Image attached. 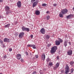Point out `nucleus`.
Returning a JSON list of instances; mask_svg holds the SVG:
<instances>
[{
    "instance_id": "obj_18",
    "label": "nucleus",
    "mask_w": 74,
    "mask_h": 74,
    "mask_svg": "<svg viewBox=\"0 0 74 74\" xmlns=\"http://www.w3.org/2000/svg\"><path fill=\"white\" fill-rule=\"evenodd\" d=\"M58 39L59 40V41H60V43L63 42V40H62V39H61L60 38H58Z\"/></svg>"
},
{
    "instance_id": "obj_34",
    "label": "nucleus",
    "mask_w": 74,
    "mask_h": 74,
    "mask_svg": "<svg viewBox=\"0 0 74 74\" xmlns=\"http://www.w3.org/2000/svg\"><path fill=\"white\" fill-rule=\"evenodd\" d=\"M47 62H49V61L50 60L49 59L47 58Z\"/></svg>"
},
{
    "instance_id": "obj_33",
    "label": "nucleus",
    "mask_w": 74,
    "mask_h": 74,
    "mask_svg": "<svg viewBox=\"0 0 74 74\" xmlns=\"http://www.w3.org/2000/svg\"><path fill=\"white\" fill-rule=\"evenodd\" d=\"M57 67L56 66H54L53 67V69L54 70H56V69H57Z\"/></svg>"
},
{
    "instance_id": "obj_16",
    "label": "nucleus",
    "mask_w": 74,
    "mask_h": 74,
    "mask_svg": "<svg viewBox=\"0 0 74 74\" xmlns=\"http://www.w3.org/2000/svg\"><path fill=\"white\" fill-rule=\"evenodd\" d=\"M45 37L46 39L49 40V38H50V36L49 35H46Z\"/></svg>"
},
{
    "instance_id": "obj_25",
    "label": "nucleus",
    "mask_w": 74,
    "mask_h": 74,
    "mask_svg": "<svg viewBox=\"0 0 74 74\" xmlns=\"http://www.w3.org/2000/svg\"><path fill=\"white\" fill-rule=\"evenodd\" d=\"M47 5V4L46 3H43L42 4V6H43V7H46Z\"/></svg>"
},
{
    "instance_id": "obj_29",
    "label": "nucleus",
    "mask_w": 74,
    "mask_h": 74,
    "mask_svg": "<svg viewBox=\"0 0 74 74\" xmlns=\"http://www.w3.org/2000/svg\"><path fill=\"white\" fill-rule=\"evenodd\" d=\"M49 18H50V16H47V20H49Z\"/></svg>"
},
{
    "instance_id": "obj_22",
    "label": "nucleus",
    "mask_w": 74,
    "mask_h": 74,
    "mask_svg": "<svg viewBox=\"0 0 74 74\" xmlns=\"http://www.w3.org/2000/svg\"><path fill=\"white\" fill-rule=\"evenodd\" d=\"M49 66H50V67H52V65H53V63L52 62H49Z\"/></svg>"
},
{
    "instance_id": "obj_44",
    "label": "nucleus",
    "mask_w": 74,
    "mask_h": 74,
    "mask_svg": "<svg viewBox=\"0 0 74 74\" xmlns=\"http://www.w3.org/2000/svg\"><path fill=\"white\" fill-rule=\"evenodd\" d=\"M38 57V55H37L36 56V58H37Z\"/></svg>"
},
{
    "instance_id": "obj_52",
    "label": "nucleus",
    "mask_w": 74,
    "mask_h": 74,
    "mask_svg": "<svg viewBox=\"0 0 74 74\" xmlns=\"http://www.w3.org/2000/svg\"><path fill=\"white\" fill-rule=\"evenodd\" d=\"M1 18V16L0 15V19Z\"/></svg>"
},
{
    "instance_id": "obj_13",
    "label": "nucleus",
    "mask_w": 74,
    "mask_h": 74,
    "mask_svg": "<svg viewBox=\"0 0 74 74\" xmlns=\"http://www.w3.org/2000/svg\"><path fill=\"white\" fill-rule=\"evenodd\" d=\"M55 44L56 45H59L60 44V42L59 41L56 40L55 41Z\"/></svg>"
},
{
    "instance_id": "obj_38",
    "label": "nucleus",
    "mask_w": 74,
    "mask_h": 74,
    "mask_svg": "<svg viewBox=\"0 0 74 74\" xmlns=\"http://www.w3.org/2000/svg\"><path fill=\"white\" fill-rule=\"evenodd\" d=\"M57 5V4H56V3H54L53 4V6L54 7H56Z\"/></svg>"
},
{
    "instance_id": "obj_21",
    "label": "nucleus",
    "mask_w": 74,
    "mask_h": 74,
    "mask_svg": "<svg viewBox=\"0 0 74 74\" xmlns=\"http://www.w3.org/2000/svg\"><path fill=\"white\" fill-rule=\"evenodd\" d=\"M69 63H70V64L71 65V66H73V64H74V62L73 61H71Z\"/></svg>"
},
{
    "instance_id": "obj_36",
    "label": "nucleus",
    "mask_w": 74,
    "mask_h": 74,
    "mask_svg": "<svg viewBox=\"0 0 74 74\" xmlns=\"http://www.w3.org/2000/svg\"><path fill=\"white\" fill-rule=\"evenodd\" d=\"M37 74V72L35 71L32 73V74Z\"/></svg>"
},
{
    "instance_id": "obj_15",
    "label": "nucleus",
    "mask_w": 74,
    "mask_h": 74,
    "mask_svg": "<svg viewBox=\"0 0 74 74\" xmlns=\"http://www.w3.org/2000/svg\"><path fill=\"white\" fill-rule=\"evenodd\" d=\"M10 23H9L7 25H5L4 27L5 28H9L10 26Z\"/></svg>"
},
{
    "instance_id": "obj_14",
    "label": "nucleus",
    "mask_w": 74,
    "mask_h": 74,
    "mask_svg": "<svg viewBox=\"0 0 74 74\" xmlns=\"http://www.w3.org/2000/svg\"><path fill=\"white\" fill-rule=\"evenodd\" d=\"M40 12H39L38 10H36L35 12V14L37 15H40Z\"/></svg>"
},
{
    "instance_id": "obj_23",
    "label": "nucleus",
    "mask_w": 74,
    "mask_h": 74,
    "mask_svg": "<svg viewBox=\"0 0 74 74\" xmlns=\"http://www.w3.org/2000/svg\"><path fill=\"white\" fill-rule=\"evenodd\" d=\"M32 47L33 49H36V47L35 45H32Z\"/></svg>"
},
{
    "instance_id": "obj_11",
    "label": "nucleus",
    "mask_w": 74,
    "mask_h": 74,
    "mask_svg": "<svg viewBox=\"0 0 74 74\" xmlns=\"http://www.w3.org/2000/svg\"><path fill=\"white\" fill-rule=\"evenodd\" d=\"M16 57L17 59L18 60H20V59H21L22 58L21 57V55L20 54H17L16 55Z\"/></svg>"
},
{
    "instance_id": "obj_31",
    "label": "nucleus",
    "mask_w": 74,
    "mask_h": 74,
    "mask_svg": "<svg viewBox=\"0 0 74 74\" xmlns=\"http://www.w3.org/2000/svg\"><path fill=\"white\" fill-rule=\"evenodd\" d=\"M32 47V45H27L28 47Z\"/></svg>"
},
{
    "instance_id": "obj_1",
    "label": "nucleus",
    "mask_w": 74,
    "mask_h": 74,
    "mask_svg": "<svg viewBox=\"0 0 74 74\" xmlns=\"http://www.w3.org/2000/svg\"><path fill=\"white\" fill-rule=\"evenodd\" d=\"M57 49H58V47L57 46H54L51 48L50 52L51 53H55V52H56V50H57Z\"/></svg>"
},
{
    "instance_id": "obj_43",
    "label": "nucleus",
    "mask_w": 74,
    "mask_h": 74,
    "mask_svg": "<svg viewBox=\"0 0 74 74\" xmlns=\"http://www.w3.org/2000/svg\"><path fill=\"white\" fill-rule=\"evenodd\" d=\"M30 36L31 38H33V35H32Z\"/></svg>"
},
{
    "instance_id": "obj_27",
    "label": "nucleus",
    "mask_w": 74,
    "mask_h": 74,
    "mask_svg": "<svg viewBox=\"0 0 74 74\" xmlns=\"http://www.w3.org/2000/svg\"><path fill=\"white\" fill-rule=\"evenodd\" d=\"M73 71H74V69L72 68L71 69V73H73Z\"/></svg>"
},
{
    "instance_id": "obj_17",
    "label": "nucleus",
    "mask_w": 74,
    "mask_h": 74,
    "mask_svg": "<svg viewBox=\"0 0 74 74\" xmlns=\"http://www.w3.org/2000/svg\"><path fill=\"white\" fill-rule=\"evenodd\" d=\"M63 14H62V12H60L59 14V16L61 18H63Z\"/></svg>"
},
{
    "instance_id": "obj_4",
    "label": "nucleus",
    "mask_w": 74,
    "mask_h": 74,
    "mask_svg": "<svg viewBox=\"0 0 74 74\" xmlns=\"http://www.w3.org/2000/svg\"><path fill=\"white\" fill-rule=\"evenodd\" d=\"M67 12H68V10L66 9H63L61 10V13L63 15L66 14Z\"/></svg>"
},
{
    "instance_id": "obj_51",
    "label": "nucleus",
    "mask_w": 74,
    "mask_h": 74,
    "mask_svg": "<svg viewBox=\"0 0 74 74\" xmlns=\"http://www.w3.org/2000/svg\"><path fill=\"white\" fill-rule=\"evenodd\" d=\"M73 10H74V7L73 8Z\"/></svg>"
},
{
    "instance_id": "obj_49",
    "label": "nucleus",
    "mask_w": 74,
    "mask_h": 74,
    "mask_svg": "<svg viewBox=\"0 0 74 74\" xmlns=\"http://www.w3.org/2000/svg\"><path fill=\"white\" fill-rule=\"evenodd\" d=\"M34 59H35V58H34L32 59V60H34Z\"/></svg>"
},
{
    "instance_id": "obj_3",
    "label": "nucleus",
    "mask_w": 74,
    "mask_h": 74,
    "mask_svg": "<svg viewBox=\"0 0 74 74\" xmlns=\"http://www.w3.org/2000/svg\"><path fill=\"white\" fill-rule=\"evenodd\" d=\"M65 73H69V66L68 65H66L65 66Z\"/></svg>"
},
{
    "instance_id": "obj_45",
    "label": "nucleus",
    "mask_w": 74,
    "mask_h": 74,
    "mask_svg": "<svg viewBox=\"0 0 74 74\" xmlns=\"http://www.w3.org/2000/svg\"><path fill=\"white\" fill-rule=\"evenodd\" d=\"M3 0H0V3L3 2Z\"/></svg>"
},
{
    "instance_id": "obj_6",
    "label": "nucleus",
    "mask_w": 74,
    "mask_h": 74,
    "mask_svg": "<svg viewBox=\"0 0 74 74\" xmlns=\"http://www.w3.org/2000/svg\"><path fill=\"white\" fill-rule=\"evenodd\" d=\"M17 5L18 8H21L22 6L21 2L20 1H18V2L17 3Z\"/></svg>"
},
{
    "instance_id": "obj_12",
    "label": "nucleus",
    "mask_w": 74,
    "mask_h": 74,
    "mask_svg": "<svg viewBox=\"0 0 74 74\" xmlns=\"http://www.w3.org/2000/svg\"><path fill=\"white\" fill-rule=\"evenodd\" d=\"M41 59L42 60H45V55L44 53H43L42 55Z\"/></svg>"
},
{
    "instance_id": "obj_10",
    "label": "nucleus",
    "mask_w": 74,
    "mask_h": 74,
    "mask_svg": "<svg viewBox=\"0 0 74 74\" xmlns=\"http://www.w3.org/2000/svg\"><path fill=\"white\" fill-rule=\"evenodd\" d=\"M10 39L7 38H5L3 40V41L5 42H10Z\"/></svg>"
},
{
    "instance_id": "obj_35",
    "label": "nucleus",
    "mask_w": 74,
    "mask_h": 74,
    "mask_svg": "<svg viewBox=\"0 0 74 74\" xmlns=\"http://www.w3.org/2000/svg\"><path fill=\"white\" fill-rule=\"evenodd\" d=\"M36 1V0H31V3H33L34 2Z\"/></svg>"
},
{
    "instance_id": "obj_9",
    "label": "nucleus",
    "mask_w": 74,
    "mask_h": 74,
    "mask_svg": "<svg viewBox=\"0 0 74 74\" xmlns=\"http://www.w3.org/2000/svg\"><path fill=\"white\" fill-rule=\"evenodd\" d=\"M40 32L42 34H44L45 33V29L44 28H42L40 30Z\"/></svg>"
},
{
    "instance_id": "obj_30",
    "label": "nucleus",
    "mask_w": 74,
    "mask_h": 74,
    "mask_svg": "<svg viewBox=\"0 0 74 74\" xmlns=\"http://www.w3.org/2000/svg\"><path fill=\"white\" fill-rule=\"evenodd\" d=\"M9 52H11V51H12V48H9Z\"/></svg>"
},
{
    "instance_id": "obj_32",
    "label": "nucleus",
    "mask_w": 74,
    "mask_h": 74,
    "mask_svg": "<svg viewBox=\"0 0 74 74\" xmlns=\"http://www.w3.org/2000/svg\"><path fill=\"white\" fill-rule=\"evenodd\" d=\"M1 45H3V47H4V42H2L1 43Z\"/></svg>"
},
{
    "instance_id": "obj_55",
    "label": "nucleus",
    "mask_w": 74,
    "mask_h": 74,
    "mask_svg": "<svg viewBox=\"0 0 74 74\" xmlns=\"http://www.w3.org/2000/svg\"><path fill=\"white\" fill-rule=\"evenodd\" d=\"M53 54H51V55H52Z\"/></svg>"
},
{
    "instance_id": "obj_8",
    "label": "nucleus",
    "mask_w": 74,
    "mask_h": 74,
    "mask_svg": "<svg viewBox=\"0 0 74 74\" xmlns=\"http://www.w3.org/2000/svg\"><path fill=\"white\" fill-rule=\"evenodd\" d=\"M23 35H24V32H22L20 33L19 35V37L20 38H22L23 37Z\"/></svg>"
},
{
    "instance_id": "obj_42",
    "label": "nucleus",
    "mask_w": 74,
    "mask_h": 74,
    "mask_svg": "<svg viewBox=\"0 0 74 74\" xmlns=\"http://www.w3.org/2000/svg\"><path fill=\"white\" fill-rule=\"evenodd\" d=\"M4 58H7V55H5L4 56Z\"/></svg>"
},
{
    "instance_id": "obj_19",
    "label": "nucleus",
    "mask_w": 74,
    "mask_h": 74,
    "mask_svg": "<svg viewBox=\"0 0 74 74\" xmlns=\"http://www.w3.org/2000/svg\"><path fill=\"white\" fill-rule=\"evenodd\" d=\"M59 64H60L59 63L57 62V64H56V66L58 68V67L59 66Z\"/></svg>"
},
{
    "instance_id": "obj_20",
    "label": "nucleus",
    "mask_w": 74,
    "mask_h": 74,
    "mask_svg": "<svg viewBox=\"0 0 74 74\" xmlns=\"http://www.w3.org/2000/svg\"><path fill=\"white\" fill-rule=\"evenodd\" d=\"M25 29H26V27L23 26L22 27L21 29H22L23 31H25Z\"/></svg>"
},
{
    "instance_id": "obj_48",
    "label": "nucleus",
    "mask_w": 74,
    "mask_h": 74,
    "mask_svg": "<svg viewBox=\"0 0 74 74\" xmlns=\"http://www.w3.org/2000/svg\"><path fill=\"white\" fill-rule=\"evenodd\" d=\"M69 45H71V42H69Z\"/></svg>"
},
{
    "instance_id": "obj_5",
    "label": "nucleus",
    "mask_w": 74,
    "mask_h": 74,
    "mask_svg": "<svg viewBox=\"0 0 74 74\" xmlns=\"http://www.w3.org/2000/svg\"><path fill=\"white\" fill-rule=\"evenodd\" d=\"M38 1L36 0V1L33 3L32 4V7L34 8L38 4Z\"/></svg>"
},
{
    "instance_id": "obj_37",
    "label": "nucleus",
    "mask_w": 74,
    "mask_h": 74,
    "mask_svg": "<svg viewBox=\"0 0 74 74\" xmlns=\"http://www.w3.org/2000/svg\"><path fill=\"white\" fill-rule=\"evenodd\" d=\"M25 53H26V55L27 56L29 55V53H27V52L26 51L25 52Z\"/></svg>"
},
{
    "instance_id": "obj_47",
    "label": "nucleus",
    "mask_w": 74,
    "mask_h": 74,
    "mask_svg": "<svg viewBox=\"0 0 74 74\" xmlns=\"http://www.w3.org/2000/svg\"><path fill=\"white\" fill-rule=\"evenodd\" d=\"M3 42V40H1V42H0V43H1L2 42Z\"/></svg>"
},
{
    "instance_id": "obj_46",
    "label": "nucleus",
    "mask_w": 74,
    "mask_h": 74,
    "mask_svg": "<svg viewBox=\"0 0 74 74\" xmlns=\"http://www.w3.org/2000/svg\"><path fill=\"white\" fill-rule=\"evenodd\" d=\"M50 46H51V45H50L48 44V45H47V46H48V47H50Z\"/></svg>"
},
{
    "instance_id": "obj_7",
    "label": "nucleus",
    "mask_w": 74,
    "mask_h": 74,
    "mask_svg": "<svg viewBox=\"0 0 74 74\" xmlns=\"http://www.w3.org/2000/svg\"><path fill=\"white\" fill-rule=\"evenodd\" d=\"M67 53L68 55L71 56L73 54V51L71 50H69L67 51Z\"/></svg>"
},
{
    "instance_id": "obj_40",
    "label": "nucleus",
    "mask_w": 74,
    "mask_h": 74,
    "mask_svg": "<svg viewBox=\"0 0 74 74\" xmlns=\"http://www.w3.org/2000/svg\"><path fill=\"white\" fill-rule=\"evenodd\" d=\"M70 16V15H69L67 17V19H69V17Z\"/></svg>"
},
{
    "instance_id": "obj_53",
    "label": "nucleus",
    "mask_w": 74,
    "mask_h": 74,
    "mask_svg": "<svg viewBox=\"0 0 74 74\" xmlns=\"http://www.w3.org/2000/svg\"><path fill=\"white\" fill-rule=\"evenodd\" d=\"M0 74H3L2 73H0Z\"/></svg>"
},
{
    "instance_id": "obj_54",
    "label": "nucleus",
    "mask_w": 74,
    "mask_h": 74,
    "mask_svg": "<svg viewBox=\"0 0 74 74\" xmlns=\"http://www.w3.org/2000/svg\"><path fill=\"white\" fill-rule=\"evenodd\" d=\"M47 13H48V12H47Z\"/></svg>"
},
{
    "instance_id": "obj_50",
    "label": "nucleus",
    "mask_w": 74,
    "mask_h": 74,
    "mask_svg": "<svg viewBox=\"0 0 74 74\" xmlns=\"http://www.w3.org/2000/svg\"><path fill=\"white\" fill-rule=\"evenodd\" d=\"M30 55H31V56H32V53H30Z\"/></svg>"
},
{
    "instance_id": "obj_41",
    "label": "nucleus",
    "mask_w": 74,
    "mask_h": 74,
    "mask_svg": "<svg viewBox=\"0 0 74 74\" xmlns=\"http://www.w3.org/2000/svg\"><path fill=\"white\" fill-rule=\"evenodd\" d=\"M56 59L57 60H59V57L58 56L56 58Z\"/></svg>"
},
{
    "instance_id": "obj_26",
    "label": "nucleus",
    "mask_w": 74,
    "mask_h": 74,
    "mask_svg": "<svg viewBox=\"0 0 74 74\" xmlns=\"http://www.w3.org/2000/svg\"><path fill=\"white\" fill-rule=\"evenodd\" d=\"M64 45L65 47H66V46L67 45V43H65V42H64Z\"/></svg>"
},
{
    "instance_id": "obj_39",
    "label": "nucleus",
    "mask_w": 74,
    "mask_h": 74,
    "mask_svg": "<svg viewBox=\"0 0 74 74\" xmlns=\"http://www.w3.org/2000/svg\"><path fill=\"white\" fill-rule=\"evenodd\" d=\"M24 60L23 59L21 58V62H23L24 61H23Z\"/></svg>"
},
{
    "instance_id": "obj_24",
    "label": "nucleus",
    "mask_w": 74,
    "mask_h": 74,
    "mask_svg": "<svg viewBox=\"0 0 74 74\" xmlns=\"http://www.w3.org/2000/svg\"><path fill=\"white\" fill-rule=\"evenodd\" d=\"M25 31H27V32H29V28H25Z\"/></svg>"
},
{
    "instance_id": "obj_2",
    "label": "nucleus",
    "mask_w": 74,
    "mask_h": 74,
    "mask_svg": "<svg viewBox=\"0 0 74 74\" xmlns=\"http://www.w3.org/2000/svg\"><path fill=\"white\" fill-rule=\"evenodd\" d=\"M5 8L6 11V15H8L10 13H11V11L10 10V7L8 6H6L5 7Z\"/></svg>"
},
{
    "instance_id": "obj_28",
    "label": "nucleus",
    "mask_w": 74,
    "mask_h": 74,
    "mask_svg": "<svg viewBox=\"0 0 74 74\" xmlns=\"http://www.w3.org/2000/svg\"><path fill=\"white\" fill-rule=\"evenodd\" d=\"M69 42V40H64V42L65 43H66V44H67V42Z\"/></svg>"
}]
</instances>
